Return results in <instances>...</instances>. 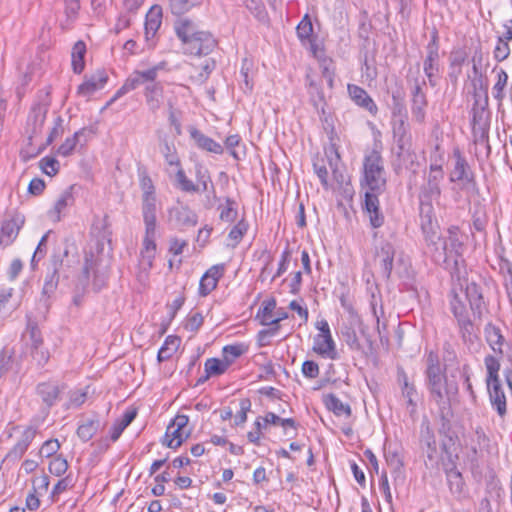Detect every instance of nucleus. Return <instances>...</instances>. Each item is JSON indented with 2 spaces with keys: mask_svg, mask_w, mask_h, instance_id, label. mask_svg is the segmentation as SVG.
I'll list each match as a JSON object with an SVG mask.
<instances>
[{
  "mask_svg": "<svg viewBox=\"0 0 512 512\" xmlns=\"http://www.w3.org/2000/svg\"><path fill=\"white\" fill-rule=\"evenodd\" d=\"M72 478L70 476H66L60 480L54 485L52 491H51V499L53 502H56L59 498V495L65 492L67 489L72 487Z\"/></svg>",
  "mask_w": 512,
  "mask_h": 512,
  "instance_id": "nucleus-61",
  "label": "nucleus"
},
{
  "mask_svg": "<svg viewBox=\"0 0 512 512\" xmlns=\"http://www.w3.org/2000/svg\"><path fill=\"white\" fill-rule=\"evenodd\" d=\"M426 86L424 79L416 78L411 88V113L415 122L423 124L426 119L428 100L423 88Z\"/></svg>",
  "mask_w": 512,
  "mask_h": 512,
  "instance_id": "nucleus-12",
  "label": "nucleus"
},
{
  "mask_svg": "<svg viewBox=\"0 0 512 512\" xmlns=\"http://www.w3.org/2000/svg\"><path fill=\"white\" fill-rule=\"evenodd\" d=\"M229 366L222 359L208 358L205 361L204 369L208 373V376H220L228 370Z\"/></svg>",
  "mask_w": 512,
  "mask_h": 512,
  "instance_id": "nucleus-51",
  "label": "nucleus"
},
{
  "mask_svg": "<svg viewBox=\"0 0 512 512\" xmlns=\"http://www.w3.org/2000/svg\"><path fill=\"white\" fill-rule=\"evenodd\" d=\"M108 81V75L103 70L86 77L84 82L78 86L77 94L83 97H89L96 91L102 89Z\"/></svg>",
  "mask_w": 512,
  "mask_h": 512,
  "instance_id": "nucleus-20",
  "label": "nucleus"
},
{
  "mask_svg": "<svg viewBox=\"0 0 512 512\" xmlns=\"http://www.w3.org/2000/svg\"><path fill=\"white\" fill-rule=\"evenodd\" d=\"M325 406L328 410L332 411L336 416L351 415V407L347 403H343L335 394H328L324 398Z\"/></svg>",
  "mask_w": 512,
  "mask_h": 512,
  "instance_id": "nucleus-40",
  "label": "nucleus"
},
{
  "mask_svg": "<svg viewBox=\"0 0 512 512\" xmlns=\"http://www.w3.org/2000/svg\"><path fill=\"white\" fill-rule=\"evenodd\" d=\"M512 39V28L508 27L504 38L499 37L494 48V58L497 61L505 60L510 54L509 40Z\"/></svg>",
  "mask_w": 512,
  "mask_h": 512,
  "instance_id": "nucleus-45",
  "label": "nucleus"
},
{
  "mask_svg": "<svg viewBox=\"0 0 512 512\" xmlns=\"http://www.w3.org/2000/svg\"><path fill=\"white\" fill-rule=\"evenodd\" d=\"M137 411L135 409H128L125 411L123 416L119 419H116L110 429V440L112 442H116L123 431L132 423V421L136 418Z\"/></svg>",
  "mask_w": 512,
  "mask_h": 512,
  "instance_id": "nucleus-34",
  "label": "nucleus"
},
{
  "mask_svg": "<svg viewBox=\"0 0 512 512\" xmlns=\"http://www.w3.org/2000/svg\"><path fill=\"white\" fill-rule=\"evenodd\" d=\"M142 216L145 224V231H156V213L157 199L156 196L142 197Z\"/></svg>",
  "mask_w": 512,
  "mask_h": 512,
  "instance_id": "nucleus-30",
  "label": "nucleus"
},
{
  "mask_svg": "<svg viewBox=\"0 0 512 512\" xmlns=\"http://www.w3.org/2000/svg\"><path fill=\"white\" fill-rule=\"evenodd\" d=\"M425 376L430 400L437 405L441 417L444 418L450 410L452 397L458 393V386L447 379L445 368L433 351H430L426 358Z\"/></svg>",
  "mask_w": 512,
  "mask_h": 512,
  "instance_id": "nucleus-4",
  "label": "nucleus"
},
{
  "mask_svg": "<svg viewBox=\"0 0 512 512\" xmlns=\"http://www.w3.org/2000/svg\"><path fill=\"white\" fill-rule=\"evenodd\" d=\"M313 351L331 360H335L338 357L332 335H316L314 337Z\"/></svg>",
  "mask_w": 512,
  "mask_h": 512,
  "instance_id": "nucleus-27",
  "label": "nucleus"
},
{
  "mask_svg": "<svg viewBox=\"0 0 512 512\" xmlns=\"http://www.w3.org/2000/svg\"><path fill=\"white\" fill-rule=\"evenodd\" d=\"M198 3V0H169L171 12L182 15Z\"/></svg>",
  "mask_w": 512,
  "mask_h": 512,
  "instance_id": "nucleus-59",
  "label": "nucleus"
},
{
  "mask_svg": "<svg viewBox=\"0 0 512 512\" xmlns=\"http://www.w3.org/2000/svg\"><path fill=\"white\" fill-rule=\"evenodd\" d=\"M162 8L154 5L146 14L145 36L149 40L153 38L162 24Z\"/></svg>",
  "mask_w": 512,
  "mask_h": 512,
  "instance_id": "nucleus-32",
  "label": "nucleus"
},
{
  "mask_svg": "<svg viewBox=\"0 0 512 512\" xmlns=\"http://www.w3.org/2000/svg\"><path fill=\"white\" fill-rule=\"evenodd\" d=\"M167 106H168L169 124L172 127H174L175 134L179 136L182 134V125H181V121H180L182 112L179 109H177L175 107L174 103L171 101H168Z\"/></svg>",
  "mask_w": 512,
  "mask_h": 512,
  "instance_id": "nucleus-56",
  "label": "nucleus"
},
{
  "mask_svg": "<svg viewBox=\"0 0 512 512\" xmlns=\"http://www.w3.org/2000/svg\"><path fill=\"white\" fill-rule=\"evenodd\" d=\"M325 154L329 168L331 170L332 179L337 183V185L342 186L347 182V177L344 173V168L341 164L338 151L334 146H331L329 150H326Z\"/></svg>",
  "mask_w": 512,
  "mask_h": 512,
  "instance_id": "nucleus-28",
  "label": "nucleus"
},
{
  "mask_svg": "<svg viewBox=\"0 0 512 512\" xmlns=\"http://www.w3.org/2000/svg\"><path fill=\"white\" fill-rule=\"evenodd\" d=\"M245 352L242 344L226 345L222 349V358L230 367L231 364Z\"/></svg>",
  "mask_w": 512,
  "mask_h": 512,
  "instance_id": "nucleus-54",
  "label": "nucleus"
},
{
  "mask_svg": "<svg viewBox=\"0 0 512 512\" xmlns=\"http://www.w3.org/2000/svg\"><path fill=\"white\" fill-rule=\"evenodd\" d=\"M175 179L177 182V187L184 192H198L199 186L195 185L185 174V171L182 167H178V170L175 175Z\"/></svg>",
  "mask_w": 512,
  "mask_h": 512,
  "instance_id": "nucleus-55",
  "label": "nucleus"
},
{
  "mask_svg": "<svg viewBox=\"0 0 512 512\" xmlns=\"http://www.w3.org/2000/svg\"><path fill=\"white\" fill-rule=\"evenodd\" d=\"M348 93L352 101L367 110L371 114L375 115L378 111L377 105L369 94L360 86L349 84L347 87Z\"/></svg>",
  "mask_w": 512,
  "mask_h": 512,
  "instance_id": "nucleus-22",
  "label": "nucleus"
},
{
  "mask_svg": "<svg viewBox=\"0 0 512 512\" xmlns=\"http://www.w3.org/2000/svg\"><path fill=\"white\" fill-rule=\"evenodd\" d=\"M63 258L60 254H53L51 257L50 269L45 276L43 288L41 291V301L48 305V300L54 295L59 284V270L62 266Z\"/></svg>",
  "mask_w": 512,
  "mask_h": 512,
  "instance_id": "nucleus-13",
  "label": "nucleus"
},
{
  "mask_svg": "<svg viewBox=\"0 0 512 512\" xmlns=\"http://www.w3.org/2000/svg\"><path fill=\"white\" fill-rule=\"evenodd\" d=\"M23 224L24 217L20 214H15L11 218L4 220L0 230V245L6 247L12 244Z\"/></svg>",
  "mask_w": 512,
  "mask_h": 512,
  "instance_id": "nucleus-16",
  "label": "nucleus"
},
{
  "mask_svg": "<svg viewBox=\"0 0 512 512\" xmlns=\"http://www.w3.org/2000/svg\"><path fill=\"white\" fill-rule=\"evenodd\" d=\"M155 240L156 231H145L139 258V264L145 271L150 270L153 267V261L155 259L157 250Z\"/></svg>",
  "mask_w": 512,
  "mask_h": 512,
  "instance_id": "nucleus-15",
  "label": "nucleus"
},
{
  "mask_svg": "<svg viewBox=\"0 0 512 512\" xmlns=\"http://www.w3.org/2000/svg\"><path fill=\"white\" fill-rule=\"evenodd\" d=\"M395 249L390 242L381 244L377 256L380 258L382 273L386 278H389L393 269Z\"/></svg>",
  "mask_w": 512,
  "mask_h": 512,
  "instance_id": "nucleus-33",
  "label": "nucleus"
},
{
  "mask_svg": "<svg viewBox=\"0 0 512 512\" xmlns=\"http://www.w3.org/2000/svg\"><path fill=\"white\" fill-rule=\"evenodd\" d=\"M218 210L220 211L219 218L221 221L232 223L237 218V203L232 198H225V202L219 205Z\"/></svg>",
  "mask_w": 512,
  "mask_h": 512,
  "instance_id": "nucleus-44",
  "label": "nucleus"
},
{
  "mask_svg": "<svg viewBox=\"0 0 512 512\" xmlns=\"http://www.w3.org/2000/svg\"><path fill=\"white\" fill-rule=\"evenodd\" d=\"M225 271L224 264H217L210 267L202 276L199 283V294L203 297L209 295L218 284Z\"/></svg>",
  "mask_w": 512,
  "mask_h": 512,
  "instance_id": "nucleus-17",
  "label": "nucleus"
},
{
  "mask_svg": "<svg viewBox=\"0 0 512 512\" xmlns=\"http://www.w3.org/2000/svg\"><path fill=\"white\" fill-rule=\"evenodd\" d=\"M86 54V44L83 41H77L71 52V65L73 72L76 74H80L83 72L85 68V57Z\"/></svg>",
  "mask_w": 512,
  "mask_h": 512,
  "instance_id": "nucleus-37",
  "label": "nucleus"
},
{
  "mask_svg": "<svg viewBox=\"0 0 512 512\" xmlns=\"http://www.w3.org/2000/svg\"><path fill=\"white\" fill-rule=\"evenodd\" d=\"M310 90L309 94L311 96V101L315 109L317 110L318 114L320 115V119L323 122H328V117L326 115L325 111V98L323 92L320 90L317 84H315L313 81H310L309 83Z\"/></svg>",
  "mask_w": 512,
  "mask_h": 512,
  "instance_id": "nucleus-36",
  "label": "nucleus"
},
{
  "mask_svg": "<svg viewBox=\"0 0 512 512\" xmlns=\"http://www.w3.org/2000/svg\"><path fill=\"white\" fill-rule=\"evenodd\" d=\"M100 427V421L97 418L84 420L77 428V436L83 441L88 442L97 433Z\"/></svg>",
  "mask_w": 512,
  "mask_h": 512,
  "instance_id": "nucleus-42",
  "label": "nucleus"
},
{
  "mask_svg": "<svg viewBox=\"0 0 512 512\" xmlns=\"http://www.w3.org/2000/svg\"><path fill=\"white\" fill-rule=\"evenodd\" d=\"M485 365L487 368V390L491 405L500 416H504L507 411V406L506 396L498 378V371L500 369L499 361L493 356H487L485 358Z\"/></svg>",
  "mask_w": 512,
  "mask_h": 512,
  "instance_id": "nucleus-9",
  "label": "nucleus"
},
{
  "mask_svg": "<svg viewBox=\"0 0 512 512\" xmlns=\"http://www.w3.org/2000/svg\"><path fill=\"white\" fill-rule=\"evenodd\" d=\"M73 186L65 189L57 198L54 206L48 211V217L53 222H59L62 218V213L67 207L72 206L74 203Z\"/></svg>",
  "mask_w": 512,
  "mask_h": 512,
  "instance_id": "nucleus-26",
  "label": "nucleus"
},
{
  "mask_svg": "<svg viewBox=\"0 0 512 512\" xmlns=\"http://www.w3.org/2000/svg\"><path fill=\"white\" fill-rule=\"evenodd\" d=\"M444 179L442 165L434 162L429 166L428 173H424V182L420 186L419 199V218L426 219L430 224L431 218L436 217L434 213L433 202L438 201L441 196L440 183Z\"/></svg>",
  "mask_w": 512,
  "mask_h": 512,
  "instance_id": "nucleus-7",
  "label": "nucleus"
},
{
  "mask_svg": "<svg viewBox=\"0 0 512 512\" xmlns=\"http://www.w3.org/2000/svg\"><path fill=\"white\" fill-rule=\"evenodd\" d=\"M361 183L368 188L365 192L363 210L368 215L371 226L379 228L384 224V215L380 211L378 196L385 190L386 176L384 160L376 146L365 153Z\"/></svg>",
  "mask_w": 512,
  "mask_h": 512,
  "instance_id": "nucleus-1",
  "label": "nucleus"
},
{
  "mask_svg": "<svg viewBox=\"0 0 512 512\" xmlns=\"http://www.w3.org/2000/svg\"><path fill=\"white\" fill-rule=\"evenodd\" d=\"M420 227L432 260L436 264L449 265L450 261H452L457 265L458 257L462 249V242L459 240L458 236V228L451 227L448 229L447 236H441L436 217L431 218L430 224L426 223V219H421Z\"/></svg>",
  "mask_w": 512,
  "mask_h": 512,
  "instance_id": "nucleus-2",
  "label": "nucleus"
},
{
  "mask_svg": "<svg viewBox=\"0 0 512 512\" xmlns=\"http://www.w3.org/2000/svg\"><path fill=\"white\" fill-rule=\"evenodd\" d=\"M168 213L169 219L179 228L193 227L198 221L196 213L185 205L174 206Z\"/></svg>",
  "mask_w": 512,
  "mask_h": 512,
  "instance_id": "nucleus-19",
  "label": "nucleus"
},
{
  "mask_svg": "<svg viewBox=\"0 0 512 512\" xmlns=\"http://www.w3.org/2000/svg\"><path fill=\"white\" fill-rule=\"evenodd\" d=\"M447 483L452 494H461L464 490L465 482L461 472L457 469L456 464L451 459L443 464Z\"/></svg>",
  "mask_w": 512,
  "mask_h": 512,
  "instance_id": "nucleus-25",
  "label": "nucleus"
},
{
  "mask_svg": "<svg viewBox=\"0 0 512 512\" xmlns=\"http://www.w3.org/2000/svg\"><path fill=\"white\" fill-rule=\"evenodd\" d=\"M392 103L390 105L392 118H403L408 116L405 105V92L402 88H397L392 91Z\"/></svg>",
  "mask_w": 512,
  "mask_h": 512,
  "instance_id": "nucleus-38",
  "label": "nucleus"
},
{
  "mask_svg": "<svg viewBox=\"0 0 512 512\" xmlns=\"http://www.w3.org/2000/svg\"><path fill=\"white\" fill-rule=\"evenodd\" d=\"M188 423L187 415H176L166 429L162 444L171 449L180 447L190 435V430L187 429Z\"/></svg>",
  "mask_w": 512,
  "mask_h": 512,
  "instance_id": "nucleus-11",
  "label": "nucleus"
},
{
  "mask_svg": "<svg viewBox=\"0 0 512 512\" xmlns=\"http://www.w3.org/2000/svg\"><path fill=\"white\" fill-rule=\"evenodd\" d=\"M496 259L495 263L492 265L493 269L498 270L499 274L503 277V282L506 287L507 295L511 298V293L509 290V285L512 284V263L506 257L505 251L503 248L498 247L495 250Z\"/></svg>",
  "mask_w": 512,
  "mask_h": 512,
  "instance_id": "nucleus-21",
  "label": "nucleus"
},
{
  "mask_svg": "<svg viewBox=\"0 0 512 512\" xmlns=\"http://www.w3.org/2000/svg\"><path fill=\"white\" fill-rule=\"evenodd\" d=\"M453 157L455 159V163L450 173V181H462L467 183L471 182L473 179V175L467 161L462 156L461 152L459 150H455L453 153Z\"/></svg>",
  "mask_w": 512,
  "mask_h": 512,
  "instance_id": "nucleus-24",
  "label": "nucleus"
},
{
  "mask_svg": "<svg viewBox=\"0 0 512 512\" xmlns=\"http://www.w3.org/2000/svg\"><path fill=\"white\" fill-rule=\"evenodd\" d=\"M493 72L496 73L497 80L492 88L493 97L499 102V107L501 106V101L504 98V90L508 83V74L502 69L495 68Z\"/></svg>",
  "mask_w": 512,
  "mask_h": 512,
  "instance_id": "nucleus-47",
  "label": "nucleus"
},
{
  "mask_svg": "<svg viewBox=\"0 0 512 512\" xmlns=\"http://www.w3.org/2000/svg\"><path fill=\"white\" fill-rule=\"evenodd\" d=\"M393 138L397 146L396 155L398 159L403 163L408 160L413 163L415 155L411 152L412 135L395 136Z\"/></svg>",
  "mask_w": 512,
  "mask_h": 512,
  "instance_id": "nucleus-35",
  "label": "nucleus"
},
{
  "mask_svg": "<svg viewBox=\"0 0 512 512\" xmlns=\"http://www.w3.org/2000/svg\"><path fill=\"white\" fill-rule=\"evenodd\" d=\"M485 337L494 352H503L502 346L504 343V337L498 327L488 323L485 326Z\"/></svg>",
  "mask_w": 512,
  "mask_h": 512,
  "instance_id": "nucleus-41",
  "label": "nucleus"
},
{
  "mask_svg": "<svg viewBox=\"0 0 512 512\" xmlns=\"http://www.w3.org/2000/svg\"><path fill=\"white\" fill-rule=\"evenodd\" d=\"M46 110L41 106H35L29 113L27 126L30 131L29 141L32 145L33 140L42 132L46 119Z\"/></svg>",
  "mask_w": 512,
  "mask_h": 512,
  "instance_id": "nucleus-29",
  "label": "nucleus"
},
{
  "mask_svg": "<svg viewBox=\"0 0 512 512\" xmlns=\"http://www.w3.org/2000/svg\"><path fill=\"white\" fill-rule=\"evenodd\" d=\"M468 53L465 48H454L449 56L450 67H461L467 61Z\"/></svg>",
  "mask_w": 512,
  "mask_h": 512,
  "instance_id": "nucleus-60",
  "label": "nucleus"
},
{
  "mask_svg": "<svg viewBox=\"0 0 512 512\" xmlns=\"http://www.w3.org/2000/svg\"><path fill=\"white\" fill-rule=\"evenodd\" d=\"M342 336L350 349L356 351L361 349L360 341L358 339L356 331L353 328L346 327L344 330H342Z\"/></svg>",
  "mask_w": 512,
  "mask_h": 512,
  "instance_id": "nucleus-63",
  "label": "nucleus"
},
{
  "mask_svg": "<svg viewBox=\"0 0 512 512\" xmlns=\"http://www.w3.org/2000/svg\"><path fill=\"white\" fill-rule=\"evenodd\" d=\"M86 132V129H80L76 131L72 137L66 138V140L59 146L57 153L63 157L69 156L73 150L75 149L76 145L80 141V137Z\"/></svg>",
  "mask_w": 512,
  "mask_h": 512,
  "instance_id": "nucleus-50",
  "label": "nucleus"
},
{
  "mask_svg": "<svg viewBox=\"0 0 512 512\" xmlns=\"http://www.w3.org/2000/svg\"><path fill=\"white\" fill-rule=\"evenodd\" d=\"M63 390V385H59L58 383L52 381L39 383L36 387L37 395L48 409L54 406L60 399V395Z\"/></svg>",
  "mask_w": 512,
  "mask_h": 512,
  "instance_id": "nucleus-18",
  "label": "nucleus"
},
{
  "mask_svg": "<svg viewBox=\"0 0 512 512\" xmlns=\"http://www.w3.org/2000/svg\"><path fill=\"white\" fill-rule=\"evenodd\" d=\"M431 39L426 46V57L423 62V70L429 84L434 87L437 84L439 74V33L436 28L431 31Z\"/></svg>",
  "mask_w": 512,
  "mask_h": 512,
  "instance_id": "nucleus-10",
  "label": "nucleus"
},
{
  "mask_svg": "<svg viewBox=\"0 0 512 512\" xmlns=\"http://www.w3.org/2000/svg\"><path fill=\"white\" fill-rule=\"evenodd\" d=\"M313 168L322 186L325 189H329L331 185L329 183V172L325 159H317L316 161H314Z\"/></svg>",
  "mask_w": 512,
  "mask_h": 512,
  "instance_id": "nucleus-57",
  "label": "nucleus"
},
{
  "mask_svg": "<svg viewBox=\"0 0 512 512\" xmlns=\"http://www.w3.org/2000/svg\"><path fill=\"white\" fill-rule=\"evenodd\" d=\"M489 223L486 207L480 203L474 205L472 212V227L475 231L484 233Z\"/></svg>",
  "mask_w": 512,
  "mask_h": 512,
  "instance_id": "nucleus-39",
  "label": "nucleus"
},
{
  "mask_svg": "<svg viewBox=\"0 0 512 512\" xmlns=\"http://www.w3.org/2000/svg\"><path fill=\"white\" fill-rule=\"evenodd\" d=\"M276 308V300L274 298L263 301L261 308L257 313L261 324H275L279 323V319L273 318V311Z\"/></svg>",
  "mask_w": 512,
  "mask_h": 512,
  "instance_id": "nucleus-46",
  "label": "nucleus"
},
{
  "mask_svg": "<svg viewBox=\"0 0 512 512\" xmlns=\"http://www.w3.org/2000/svg\"><path fill=\"white\" fill-rule=\"evenodd\" d=\"M465 296L473 313L480 317L485 309L481 286L475 282L468 283L465 289Z\"/></svg>",
  "mask_w": 512,
  "mask_h": 512,
  "instance_id": "nucleus-31",
  "label": "nucleus"
},
{
  "mask_svg": "<svg viewBox=\"0 0 512 512\" xmlns=\"http://www.w3.org/2000/svg\"><path fill=\"white\" fill-rule=\"evenodd\" d=\"M67 469V460L61 456L54 457L49 463V472L55 476L63 475Z\"/></svg>",
  "mask_w": 512,
  "mask_h": 512,
  "instance_id": "nucleus-62",
  "label": "nucleus"
},
{
  "mask_svg": "<svg viewBox=\"0 0 512 512\" xmlns=\"http://www.w3.org/2000/svg\"><path fill=\"white\" fill-rule=\"evenodd\" d=\"M450 305L452 313L457 319L463 338H470L474 331V325L468 316L466 306L457 295L453 296Z\"/></svg>",
  "mask_w": 512,
  "mask_h": 512,
  "instance_id": "nucleus-14",
  "label": "nucleus"
},
{
  "mask_svg": "<svg viewBox=\"0 0 512 512\" xmlns=\"http://www.w3.org/2000/svg\"><path fill=\"white\" fill-rule=\"evenodd\" d=\"M393 137L395 136H405L410 133V124L408 122V116L403 118H392L391 121Z\"/></svg>",
  "mask_w": 512,
  "mask_h": 512,
  "instance_id": "nucleus-58",
  "label": "nucleus"
},
{
  "mask_svg": "<svg viewBox=\"0 0 512 512\" xmlns=\"http://www.w3.org/2000/svg\"><path fill=\"white\" fill-rule=\"evenodd\" d=\"M175 31L183 43L185 53L190 55H207L216 46V40L210 32L199 29L196 23L187 18L175 23Z\"/></svg>",
  "mask_w": 512,
  "mask_h": 512,
  "instance_id": "nucleus-5",
  "label": "nucleus"
},
{
  "mask_svg": "<svg viewBox=\"0 0 512 512\" xmlns=\"http://www.w3.org/2000/svg\"><path fill=\"white\" fill-rule=\"evenodd\" d=\"M63 133V119L58 116L54 120V125L49 132V135L44 143H41L33 156L40 154L47 146H49L57 137Z\"/></svg>",
  "mask_w": 512,
  "mask_h": 512,
  "instance_id": "nucleus-52",
  "label": "nucleus"
},
{
  "mask_svg": "<svg viewBox=\"0 0 512 512\" xmlns=\"http://www.w3.org/2000/svg\"><path fill=\"white\" fill-rule=\"evenodd\" d=\"M167 63L161 61L147 69L134 70L124 81L120 87L121 93H128L144 86L143 96L148 110L155 114L159 111L164 100V86L161 81H158V76L161 71L166 70Z\"/></svg>",
  "mask_w": 512,
  "mask_h": 512,
  "instance_id": "nucleus-3",
  "label": "nucleus"
},
{
  "mask_svg": "<svg viewBox=\"0 0 512 512\" xmlns=\"http://www.w3.org/2000/svg\"><path fill=\"white\" fill-rule=\"evenodd\" d=\"M189 134L191 139L194 141L195 145L206 152L214 153V154H222L223 147L220 143L216 142L212 138L203 134L196 127H189Z\"/></svg>",
  "mask_w": 512,
  "mask_h": 512,
  "instance_id": "nucleus-23",
  "label": "nucleus"
},
{
  "mask_svg": "<svg viewBox=\"0 0 512 512\" xmlns=\"http://www.w3.org/2000/svg\"><path fill=\"white\" fill-rule=\"evenodd\" d=\"M421 443L426 447V456L433 461L437 454V444L432 430L427 426L421 431Z\"/></svg>",
  "mask_w": 512,
  "mask_h": 512,
  "instance_id": "nucleus-48",
  "label": "nucleus"
},
{
  "mask_svg": "<svg viewBox=\"0 0 512 512\" xmlns=\"http://www.w3.org/2000/svg\"><path fill=\"white\" fill-rule=\"evenodd\" d=\"M473 104L472 114V133L476 147L481 146L489 150L488 133L490 128L491 112L488 107L487 89L481 84L477 87L476 81H473Z\"/></svg>",
  "mask_w": 512,
  "mask_h": 512,
  "instance_id": "nucleus-6",
  "label": "nucleus"
},
{
  "mask_svg": "<svg viewBox=\"0 0 512 512\" xmlns=\"http://www.w3.org/2000/svg\"><path fill=\"white\" fill-rule=\"evenodd\" d=\"M160 151L163 154L165 161L169 166L180 167L181 162L177 155V151L174 144L169 143L167 140H164L160 145Z\"/></svg>",
  "mask_w": 512,
  "mask_h": 512,
  "instance_id": "nucleus-53",
  "label": "nucleus"
},
{
  "mask_svg": "<svg viewBox=\"0 0 512 512\" xmlns=\"http://www.w3.org/2000/svg\"><path fill=\"white\" fill-rule=\"evenodd\" d=\"M248 223L241 219L239 220L230 230L228 234V246L236 247L242 240L243 236L246 234L248 230Z\"/></svg>",
  "mask_w": 512,
  "mask_h": 512,
  "instance_id": "nucleus-49",
  "label": "nucleus"
},
{
  "mask_svg": "<svg viewBox=\"0 0 512 512\" xmlns=\"http://www.w3.org/2000/svg\"><path fill=\"white\" fill-rule=\"evenodd\" d=\"M40 428L38 420L33 419L28 425L9 424L7 427L8 438L17 434L14 446L7 452L4 461L15 463L19 461L28 450Z\"/></svg>",
  "mask_w": 512,
  "mask_h": 512,
  "instance_id": "nucleus-8",
  "label": "nucleus"
},
{
  "mask_svg": "<svg viewBox=\"0 0 512 512\" xmlns=\"http://www.w3.org/2000/svg\"><path fill=\"white\" fill-rule=\"evenodd\" d=\"M180 341V338L177 336H168L158 351L157 360L159 362H164L170 359L177 351Z\"/></svg>",
  "mask_w": 512,
  "mask_h": 512,
  "instance_id": "nucleus-43",
  "label": "nucleus"
},
{
  "mask_svg": "<svg viewBox=\"0 0 512 512\" xmlns=\"http://www.w3.org/2000/svg\"><path fill=\"white\" fill-rule=\"evenodd\" d=\"M195 176L198 182L199 191L205 192L208 190V183L211 182V177L208 170L204 169L202 165H197L195 169Z\"/></svg>",
  "mask_w": 512,
  "mask_h": 512,
  "instance_id": "nucleus-64",
  "label": "nucleus"
}]
</instances>
